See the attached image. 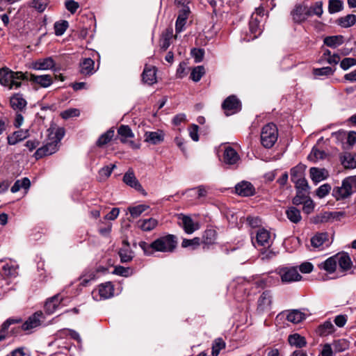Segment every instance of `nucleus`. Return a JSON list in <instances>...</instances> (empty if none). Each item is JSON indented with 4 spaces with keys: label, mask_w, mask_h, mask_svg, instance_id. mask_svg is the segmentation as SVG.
Here are the masks:
<instances>
[{
    "label": "nucleus",
    "mask_w": 356,
    "mask_h": 356,
    "mask_svg": "<svg viewBox=\"0 0 356 356\" xmlns=\"http://www.w3.org/2000/svg\"><path fill=\"white\" fill-rule=\"evenodd\" d=\"M177 245V237L170 234L161 236L151 243H147L145 241H140L138 243L144 254L147 256L153 255L156 252L172 253L176 250Z\"/></svg>",
    "instance_id": "1"
},
{
    "label": "nucleus",
    "mask_w": 356,
    "mask_h": 356,
    "mask_svg": "<svg viewBox=\"0 0 356 356\" xmlns=\"http://www.w3.org/2000/svg\"><path fill=\"white\" fill-rule=\"evenodd\" d=\"M264 15L265 10L261 6L257 8L255 11L252 14L249 22L250 35L246 39L247 41L257 38L262 33L265 22Z\"/></svg>",
    "instance_id": "2"
},
{
    "label": "nucleus",
    "mask_w": 356,
    "mask_h": 356,
    "mask_svg": "<svg viewBox=\"0 0 356 356\" xmlns=\"http://www.w3.org/2000/svg\"><path fill=\"white\" fill-rule=\"evenodd\" d=\"M24 75L22 72H13L8 67L0 68V83L8 89H17L22 85Z\"/></svg>",
    "instance_id": "3"
},
{
    "label": "nucleus",
    "mask_w": 356,
    "mask_h": 356,
    "mask_svg": "<svg viewBox=\"0 0 356 356\" xmlns=\"http://www.w3.org/2000/svg\"><path fill=\"white\" fill-rule=\"evenodd\" d=\"M278 138V130L273 123L264 125L261 131L260 140L261 145L267 149L271 148Z\"/></svg>",
    "instance_id": "4"
},
{
    "label": "nucleus",
    "mask_w": 356,
    "mask_h": 356,
    "mask_svg": "<svg viewBox=\"0 0 356 356\" xmlns=\"http://www.w3.org/2000/svg\"><path fill=\"white\" fill-rule=\"evenodd\" d=\"M277 273L283 283L297 282L302 278L296 267H280L277 269Z\"/></svg>",
    "instance_id": "5"
},
{
    "label": "nucleus",
    "mask_w": 356,
    "mask_h": 356,
    "mask_svg": "<svg viewBox=\"0 0 356 356\" xmlns=\"http://www.w3.org/2000/svg\"><path fill=\"white\" fill-rule=\"evenodd\" d=\"M309 11L305 3H298L291 11V16L294 23L302 24L309 17Z\"/></svg>",
    "instance_id": "6"
},
{
    "label": "nucleus",
    "mask_w": 356,
    "mask_h": 356,
    "mask_svg": "<svg viewBox=\"0 0 356 356\" xmlns=\"http://www.w3.org/2000/svg\"><path fill=\"white\" fill-rule=\"evenodd\" d=\"M241 108V102L235 95L229 96L222 104V108L227 116L236 113Z\"/></svg>",
    "instance_id": "7"
},
{
    "label": "nucleus",
    "mask_w": 356,
    "mask_h": 356,
    "mask_svg": "<svg viewBox=\"0 0 356 356\" xmlns=\"http://www.w3.org/2000/svg\"><path fill=\"white\" fill-rule=\"evenodd\" d=\"M273 243L270 232L265 229H259L257 232L256 241H252L254 245L257 248L264 247V248H268L270 247Z\"/></svg>",
    "instance_id": "8"
},
{
    "label": "nucleus",
    "mask_w": 356,
    "mask_h": 356,
    "mask_svg": "<svg viewBox=\"0 0 356 356\" xmlns=\"http://www.w3.org/2000/svg\"><path fill=\"white\" fill-rule=\"evenodd\" d=\"M18 266L11 261L6 262L4 259L0 260V273L7 277H15L18 275Z\"/></svg>",
    "instance_id": "9"
},
{
    "label": "nucleus",
    "mask_w": 356,
    "mask_h": 356,
    "mask_svg": "<svg viewBox=\"0 0 356 356\" xmlns=\"http://www.w3.org/2000/svg\"><path fill=\"white\" fill-rule=\"evenodd\" d=\"M58 149V145H57L56 143L51 141L42 147L38 148L35 152L34 156L35 159L38 160L42 158L43 156L51 155L52 154L57 152Z\"/></svg>",
    "instance_id": "10"
},
{
    "label": "nucleus",
    "mask_w": 356,
    "mask_h": 356,
    "mask_svg": "<svg viewBox=\"0 0 356 356\" xmlns=\"http://www.w3.org/2000/svg\"><path fill=\"white\" fill-rule=\"evenodd\" d=\"M43 319V314L41 312H37L31 316L27 321L22 325V330H29L41 325Z\"/></svg>",
    "instance_id": "11"
},
{
    "label": "nucleus",
    "mask_w": 356,
    "mask_h": 356,
    "mask_svg": "<svg viewBox=\"0 0 356 356\" xmlns=\"http://www.w3.org/2000/svg\"><path fill=\"white\" fill-rule=\"evenodd\" d=\"M79 72L83 76H90L95 72V62L90 58H83L79 63Z\"/></svg>",
    "instance_id": "12"
},
{
    "label": "nucleus",
    "mask_w": 356,
    "mask_h": 356,
    "mask_svg": "<svg viewBox=\"0 0 356 356\" xmlns=\"http://www.w3.org/2000/svg\"><path fill=\"white\" fill-rule=\"evenodd\" d=\"M352 193L350 188L344 180H343L341 186H336L332 190V195L337 200L346 199Z\"/></svg>",
    "instance_id": "13"
},
{
    "label": "nucleus",
    "mask_w": 356,
    "mask_h": 356,
    "mask_svg": "<svg viewBox=\"0 0 356 356\" xmlns=\"http://www.w3.org/2000/svg\"><path fill=\"white\" fill-rule=\"evenodd\" d=\"M236 193L243 197H248L253 195L254 193V188L252 184L248 181H241L235 186Z\"/></svg>",
    "instance_id": "14"
},
{
    "label": "nucleus",
    "mask_w": 356,
    "mask_h": 356,
    "mask_svg": "<svg viewBox=\"0 0 356 356\" xmlns=\"http://www.w3.org/2000/svg\"><path fill=\"white\" fill-rule=\"evenodd\" d=\"M257 309L263 312L270 308L272 304V296L270 291H265L262 293L258 299Z\"/></svg>",
    "instance_id": "15"
},
{
    "label": "nucleus",
    "mask_w": 356,
    "mask_h": 356,
    "mask_svg": "<svg viewBox=\"0 0 356 356\" xmlns=\"http://www.w3.org/2000/svg\"><path fill=\"white\" fill-rule=\"evenodd\" d=\"M29 80L31 82L37 83L43 88H47L53 83L52 76L49 74L35 75L31 74Z\"/></svg>",
    "instance_id": "16"
},
{
    "label": "nucleus",
    "mask_w": 356,
    "mask_h": 356,
    "mask_svg": "<svg viewBox=\"0 0 356 356\" xmlns=\"http://www.w3.org/2000/svg\"><path fill=\"white\" fill-rule=\"evenodd\" d=\"M341 165L346 169L356 168V153L344 152L340 155Z\"/></svg>",
    "instance_id": "17"
},
{
    "label": "nucleus",
    "mask_w": 356,
    "mask_h": 356,
    "mask_svg": "<svg viewBox=\"0 0 356 356\" xmlns=\"http://www.w3.org/2000/svg\"><path fill=\"white\" fill-rule=\"evenodd\" d=\"M123 181L128 186L134 188L136 190L138 191H143V188L141 184L139 183L138 179H136L134 171L132 170H129L123 177Z\"/></svg>",
    "instance_id": "18"
},
{
    "label": "nucleus",
    "mask_w": 356,
    "mask_h": 356,
    "mask_svg": "<svg viewBox=\"0 0 356 356\" xmlns=\"http://www.w3.org/2000/svg\"><path fill=\"white\" fill-rule=\"evenodd\" d=\"M344 213L343 212H330L325 211L321 213L318 216H316L314 222L315 223H323L330 221L331 220L339 218L341 216H343Z\"/></svg>",
    "instance_id": "19"
},
{
    "label": "nucleus",
    "mask_w": 356,
    "mask_h": 356,
    "mask_svg": "<svg viewBox=\"0 0 356 356\" xmlns=\"http://www.w3.org/2000/svg\"><path fill=\"white\" fill-rule=\"evenodd\" d=\"M11 107L16 111H22L26 106L27 102L21 94L17 93L10 97Z\"/></svg>",
    "instance_id": "20"
},
{
    "label": "nucleus",
    "mask_w": 356,
    "mask_h": 356,
    "mask_svg": "<svg viewBox=\"0 0 356 356\" xmlns=\"http://www.w3.org/2000/svg\"><path fill=\"white\" fill-rule=\"evenodd\" d=\"M190 13L188 7L181 8L179 10L178 17L176 21L175 30L177 33L182 31L184 25L186 24V19H188Z\"/></svg>",
    "instance_id": "21"
},
{
    "label": "nucleus",
    "mask_w": 356,
    "mask_h": 356,
    "mask_svg": "<svg viewBox=\"0 0 356 356\" xmlns=\"http://www.w3.org/2000/svg\"><path fill=\"white\" fill-rule=\"evenodd\" d=\"M310 177L313 181L318 183L328 177V172L324 168H311L309 169Z\"/></svg>",
    "instance_id": "22"
},
{
    "label": "nucleus",
    "mask_w": 356,
    "mask_h": 356,
    "mask_svg": "<svg viewBox=\"0 0 356 356\" xmlns=\"http://www.w3.org/2000/svg\"><path fill=\"white\" fill-rule=\"evenodd\" d=\"M223 159L226 164L234 165L239 160V156L234 149L227 147L225 149Z\"/></svg>",
    "instance_id": "23"
},
{
    "label": "nucleus",
    "mask_w": 356,
    "mask_h": 356,
    "mask_svg": "<svg viewBox=\"0 0 356 356\" xmlns=\"http://www.w3.org/2000/svg\"><path fill=\"white\" fill-rule=\"evenodd\" d=\"M54 61L51 57L40 59L32 64V68L35 70H46L51 69L54 66Z\"/></svg>",
    "instance_id": "24"
},
{
    "label": "nucleus",
    "mask_w": 356,
    "mask_h": 356,
    "mask_svg": "<svg viewBox=\"0 0 356 356\" xmlns=\"http://www.w3.org/2000/svg\"><path fill=\"white\" fill-rule=\"evenodd\" d=\"M29 130H19L13 133L7 137L8 143L10 145H14L18 142L23 140L29 136Z\"/></svg>",
    "instance_id": "25"
},
{
    "label": "nucleus",
    "mask_w": 356,
    "mask_h": 356,
    "mask_svg": "<svg viewBox=\"0 0 356 356\" xmlns=\"http://www.w3.org/2000/svg\"><path fill=\"white\" fill-rule=\"evenodd\" d=\"M145 141L152 145H157L164 139V134L161 131H147L145 134Z\"/></svg>",
    "instance_id": "26"
},
{
    "label": "nucleus",
    "mask_w": 356,
    "mask_h": 356,
    "mask_svg": "<svg viewBox=\"0 0 356 356\" xmlns=\"http://www.w3.org/2000/svg\"><path fill=\"white\" fill-rule=\"evenodd\" d=\"M98 270L97 269H86L80 277V284L86 286L91 282L96 280Z\"/></svg>",
    "instance_id": "27"
},
{
    "label": "nucleus",
    "mask_w": 356,
    "mask_h": 356,
    "mask_svg": "<svg viewBox=\"0 0 356 356\" xmlns=\"http://www.w3.org/2000/svg\"><path fill=\"white\" fill-rule=\"evenodd\" d=\"M217 238V232L213 228L207 229L201 238V243L209 246L215 243Z\"/></svg>",
    "instance_id": "28"
},
{
    "label": "nucleus",
    "mask_w": 356,
    "mask_h": 356,
    "mask_svg": "<svg viewBox=\"0 0 356 356\" xmlns=\"http://www.w3.org/2000/svg\"><path fill=\"white\" fill-rule=\"evenodd\" d=\"M311 244L314 248H322L325 244L328 245V234L318 233L311 238Z\"/></svg>",
    "instance_id": "29"
},
{
    "label": "nucleus",
    "mask_w": 356,
    "mask_h": 356,
    "mask_svg": "<svg viewBox=\"0 0 356 356\" xmlns=\"http://www.w3.org/2000/svg\"><path fill=\"white\" fill-rule=\"evenodd\" d=\"M335 331V327L330 321H326L319 325L316 329L317 334L321 337L328 336Z\"/></svg>",
    "instance_id": "30"
},
{
    "label": "nucleus",
    "mask_w": 356,
    "mask_h": 356,
    "mask_svg": "<svg viewBox=\"0 0 356 356\" xmlns=\"http://www.w3.org/2000/svg\"><path fill=\"white\" fill-rule=\"evenodd\" d=\"M99 294L101 298L107 299L113 296L114 287L111 282H108L99 286Z\"/></svg>",
    "instance_id": "31"
},
{
    "label": "nucleus",
    "mask_w": 356,
    "mask_h": 356,
    "mask_svg": "<svg viewBox=\"0 0 356 356\" xmlns=\"http://www.w3.org/2000/svg\"><path fill=\"white\" fill-rule=\"evenodd\" d=\"M336 259H337V264L342 270H348L352 266V261L350 256L347 253L337 254Z\"/></svg>",
    "instance_id": "32"
},
{
    "label": "nucleus",
    "mask_w": 356,
    "mask_h": 356,
    "mask_svg": "<svg viewBox=\"0 0 356 356\" xmlns=\"http://www.w3.org/2000/svg\"><path fill=\"white\" fill-rule=\"evenodd\" d=\"M142 80L144 83L152 85L156 82V69L155 67H145L142 73Z\"/></svg>",
    "instance_id": "33"
},
{
    "label": "nucleus",
    "mask_w": 356,
    "mask_h": 356,
    "mask_svg": "<svg viewBox=\"0 0 356 356\" xmlns=\"http://www.w3.org/2000/svg\"><path fill=\"white\" fill-rule=\"evenodd\" d=\"M139 227L144 232H150L156 227L158 220L153 218L143 219L138 221Z\"/></svg>",
    "instance_id": "34"
},
{
    "label": "nucleus",
    "mask_w": 356,
    "mask_h": 356,
    "mask_svg": "<svg viewBox=\"0 0 356 356\" xmlns=\"http://www.w3.org/2000/svg\"><path fill=\"white\" fill-rule=\"evenodd\" d=\"M337 265V259L336 256H333L327 259L325 261L321 263L318 267L327 272L332 273L335 271Z\"/></svg>",
    "instance_id": "35"
},
{
    "label": "nucleus",
    "mask_w": 356,
    "mask_h": 356,
    "mask_svg": "<svg viewBox=\"0 0 356 356\" xmlns=\"http://www.w3.org/2000/svg\"><path fill=\"white\" fill-rule=\"evenodd\" d=\"M118 133L120 136V140L122 143H126L128 138L134 137V133L128 125H121L118 129Z\"/></svg>",
    "instance_id": "36"
},
{
    "label": "nucleus",
    "mask_w": 356,
    "mask_h": 356,
    "mask_svg": "<svg viewBox=\"0 0 356 356\" xmlns=\"http://www.w3.org/2000/svg\"><path fill=\"white\" fill-rule=\"evenodd\" d=\"M288 341L291 346L298 348H302L307 344L305 338L297 333L289 335Z\"/></svg>",
    "instance_id": "37"
},
{
    "label": "nucleus",
    "mask_w": 356,
    "mask_h": 356,
    "mask_svg": "<svg viewBox=\"0 0 356 356\" xmlns=\"http://www.w3.org/2000/svg\"><path fill=\"white\" fill-rule=\"evenodd\" d=\"M324 44L331 48H336L343 43V36L341 35L325 38Z\"/></svg>",
    "instance_id": "38"
},
{
    "label": "nucleus",
    "mask_w": 356,
    "mask_h": 356,
    "mask_svg": "<svg viewBox=\"0 0 356 356\" xmlns=\"http://www.w3.org/2000/svg\"><path fill=\"white\" fill-rule=\"evenodd\" d=\"M286 215L288 219L293 223H298L302 219L300 210L294 207L288 208L286 211Z\"/></svg>",
    "instance_id": "39"
},
{
    "label": "nucleus",
    "mask_w": 356,
    "mask_h": 356,
    "mask_svg": "<svg viewBox=\"0 0 356 356\" xmlns=\"http://www.w3.org/2000/svg\"><path fill=\"white\" fill-rule=\"evenodd\" d=\"M305 318V313L300 312L298 309H293L286 316L287 321L297 324L300 323Z\"/></svg>",
    "instance_id": "40"
},
{
    "label": "nucleus",
    "mask_w": 356,
    "mask_h": 356,
    "mask_svg": "<svg viewBox=\"0 0 356 356\" xmlns=\"http://www.w3.org/2000/svg\"><path fill=\"white\" fill-rule=\"evenodd\" d=\"M323 3L321 1H316L314 3L311 5L310 6H307V8L309 11V17L316 15L318 17H321L323 13Z\"/></svg>",
    "instance_id": "41"
},
{
    "label": "nucleus",
    "mask_w": 356,
    "mask_h": 356,
    "mask_svg": "<svg viewBox=\"0 0 356 356\" xmlns=\"http://www.w3.org/2000/svg\"><path fill=\"white\" fill-rule=\"evenodd\" d=\"M182 224L183 227L186 233L192 234L196 229H198V226L197 224L194 223L193 220L191 218L188 216H183L182 217Z\"/></svg>",
    "instance_id": "42"
},
{
    "label": "nucleus",
    "mask_w": 356,
    "mask_h": 356,
    "mask_svg": "<svg viewBox=\"0 0 356 356\" xmlns=\"http://www.w3.org/2000/svg\"><path fill=\"white\" fill-rule=\"evenodd\" d=\"M21 321L20 319L8 318L1 325L0 330V341L4 340L8 337V329L12 324L17 323Z\"/></svg>",
    "instance_id": "43"
},
{
    "label": "nucleus",
    "mask_w": 356,
    "mask_h": 356,
    "mask_svg": "<svg viewBox=\"0 0 356 356\" xmlns=\"http://www.w3.org/2000/svg\"><path fill=\"white\" fill-rule=\"evenodd\" d=\"M332 346L335 352L341 353L349 348L350 342L346 339H339L334 340Z\"/></svg>",
    "instance_id": "44"
},
{
    "label": "nucleus",
    "mask_w": 356,
    "mask_h": 356,
    "mask_svg": "<svg viewBox=\"0 0 356 356\" xmlns=\"http://www.w3.org/2000/svg\"><path fill=\"white\" fill-rule=\"evenodd\" d=\"M114 129L113 128L108 129L106 132L103 134L98 138L96 144L98 147H102L106 145L114 136Z\"/></svg>",
    "instance_id": "45"
},
{
    "label": "nucleus",
    "mask_w": 356,
    "mask_h": 356,
    "mask_svg": "<svg viewBox=\"0 0 356 356\" xmlns=\"http://www.w3.org/2000/svg\"><path fill=\"white\" fill-rule=\"evenodd\" d=\"M118 254L120 257V261L122 263L129 262L134 257L133 252L129 247H123L120 248Z\"/></svg>",
    "instance_id": "46"
},
{
    "label": "nucleus",
    "mask_w": 356,
    "mask_h": 356,
    "mask_svg": "<svg viewBox=\"0 0 356 356\" xmlns=\"http://www.w3.org/2000/svg\"><path fill=\"white\" fill-rule=\"evenodd\" d=\"M304 178V168L301 165H297L291 169V180L295 183L298 179Z\"/></svg>",
    "instance_id": "47"
},
{
    "label": "nucleus",
    "mask_w": 356,
    "mask_h": 356,
    "mask_svg": "<svg viewBox=\"0 0 356 356\" xmlns=\"http://www.w3.org/2000/svg\"><path fill=\"white\" fill-rule=\"evenodd\" d=\"M339 24L344 28L350 27L355 24L356 15L350 14L338 19Z\"/></svg>",
    "instance_id": "48"
},
{
    "label": "nucleus",
    "mask_w": 356,
    "mask_h": 356,
    "mask_svg": "<svg viewBox=\"0 0 356 356\" xmlns=\"http://www.w3.org/2000/svg\"><path fill=\"white\" fill-rule=\"evenodd\" d=\"M332 137L334 138L337 143L341 144L342 148L344 149V145L346 141L347 131L341 129L338 131L332 133Z\"/></svg>",
    "instance_id": "49"
},
{
    "label": "nucleus",
    "mask_w": 356,
    "mask_h": 356,
    "mask_svg": "<svg viewBox=\"0 0 356 356\" xmlns=\"http://www.w3.org/2000/svg\"><path fill=\"white\" fill-rule=\"evenodd\" d=\"M31 184L30 180L25 177L22 180H17L14 185L11 187V192L15 193L19 191L22 188H28Z\"/></svg>",
    "instance_id": "50"
},
{
    "label": "nucleus",
    "mask_w": 356,
    "mask_h": 356,
    "mask_svg": "<svg viewBox=\"0 0 356 356\" xmlns=\"http://www.w3.org/2000/svg\"><path fill=\"white\" fill-rule=\"evenodd\" d=\"M343 1L341 0H329L328 12L330 14L338 13L343 9Z\"/></svg>",
    "instance_id": "51"
},
{
    "label": "nucleus",
    "mask_w": 356,
    "mask_h": 356,
    "mask_svg": "<svg viewBox=\"0 0 356 356\" xmlns=\"http://www.w3.org/2000/svg\"><path fill=\"white\" fill-rule=\"evenodd\" d=\"M225 343L221 338L216 339L212 344L211 354L213 356H218L220 351L225 348Z\"/></svg>",
    "instance_id": "52"
},
{
    "label": "nucleus",
    "mask_w": 356,
    "mask_h": 356,
    "mask_svg": "<svg viewBox=\"0 0 356 356\" xmlns=\"http://www.w3.org/2000/svg\"><path fill=\"white\" fill-rule=\"evenodd\" d=\"M201 244V238L199 237H195L193 239L184 238L181 243L182 248L191 247L193 250L197 248Z\"/></svg>",
    "instance_id": "53"
},
{
    "label": "nucleus",
    "mask_w": 356,
    "mask_h": 356,
    "mask_svg": "<svg viewBox=\"0 0 356 356\" xmlns=\"http://www.w3.org/2000/svg\"><path fill=\"white\" fill-rule=\"evenodd\" d=\"M49 4L48 0H31L30 6L40 13L43 12Z\"/></svg>",
    "instance_id": "54"
},
{
    "label": "nucleus",
    "mask_w": 356,
    "mask_h": 356,
    "mask_svg": "<svg viewBox=\"0 0 356 356\" xmlns=\"http://www.w3.org/2000/svg\"><path fill=\"white\" fill-rule=\"evenodd\" d=\"M68 22L66 20H61L56 22L54 24V31L56 35H62L68 27Z\"/></svg>",
    "instance_id": "55"
},
{
    "label": "nucleus",
    "mask_w": 356,
    "mask_h": 356,
    "mask_svg": "<svg viewBox=\"0 0 356 356\" xmlns=\"http://www.w3.org/2000/svg\"><path fill=\"white\" fill-rule=\"evenodd\" d=\"M205 70L203 66H197L193 69L191 73V79L195 81H199L204 74Z\"/></svg>",
    "instance_id": "56"
},
{
    "label": "nucleus",
    "mask_w": 356,
    "mask_h": 356,
    "mask_svg": "<svg viewBox=\"0 0 356 356\" xmlns=\"http://www.w3.org/2000/svg\"><path fill=\"white\" fill-rule=\"evenodd\" d=\"M356 143V132L351 131L347 132L346 141L344 145V149L348 150L353 148Z\"/></svg>",
    "instance_id": "57"
},
{
    "label": "nucleus",
    "mask_w": 356,
    "mask_h": 356,
    "mask_svg": "<svg viewBox=\"0 0 356 356\" xmlns=\"http://www.w3.org/2000/svg\"><path fill=\"white\" fill-rule=\"evenodd\" d=\"M148 206L145 204H139L136 207H132L129 208V211L130 212L131 216L133 218L138 217L143 212H144Z\"/></svg>",
    "instance_id": "58"
},
{
    "label": "nucleus",
    "mask_w": 356,
    "mask_h": 356,
    "mask_svg": "<svg viewBox=\"0 0 356 356\" xmlns=\"http://www.w3.org/2000/svg\"><path fill=\"white\" fill-rule=\"evenodd\" d=\"M325 156L324 151L320 150L315 147H313L311 153L308 156V159L313 161H316L318 159H323Z\"/></svg>",
    "instance_id": "59"
},
{
    "label": "nucleus",
    "mask_w": 356,
    "mask_h": 356,
    "mask_svg": "<svg viewBox=\"0 0 356 356\" xmlns=\"http://www.w3.org/2000/svg\"><path fill=\"white\" fill-rule=\"evenodd\" d=\"M335 71V68L331 67H323L321 68H316L314 70V74L315 76H327L331 75Z\"/></svg>",
    "instance_id": "60"
},
{
    "label": "nucleus",
    "mask_w": 356,
    "mask_h": 356,
    "mask_svg": "<svg viewBox=\"0 0 356 356\" xmlns=\"http://www.w3.org/2000/svg\"><path fill=\"white\" fill-rule=\"evenodd\" d=\"M80 115V111L77 108H69L60 113L63 119H69L73 117H78Z\"/></svg>",
    "instance_id": "61"
},
{
    "label": "nucleus",
    "mask_w": 356,
    "mask_h": 356,
    "mask_svg": "<svg viewBox=\"0 0 356 356\" xmlns=\"http://www.w3.org/2000/svg\"><path fill=\"white\" fill-rule=\"evenodd\" d=\"M115 168V165H111V166H105L101 168L99 171V175L100 179H106L108 178L112 173L113 170Z\"/></svg>",
    "instance_id": "62"
},
{
    "label": "nucleus",
    "mask_w": 356,
    "mask_h": 356,
    "mask_svg": "<svg viewBox=\"0 0 356 356\" xmlns=\"http://www.w3.org/2000/svg\"><path fill=\"white\" fill-rule=\"evenodd\" d=\"M65 6L71 14H74L79 8V4L74 0H66Z\"/></svg>",
    "instance_id": "63"
},
{
    "label": "nucleus",
    "mask_w": 356,
    "mask_h": 356,
    "mask_svg": "<svg viewBox=\"0 0 356 356\" xmlns=\"http://www.w3.org/2000/svg\"><path fill=\"white\" fill-rule=\"evenodd\" d=\"M354 65H356V58H345L340 63V67L343 70H346Z\"/></svg>",
    "instance_id": "64"
}]
</instances>
